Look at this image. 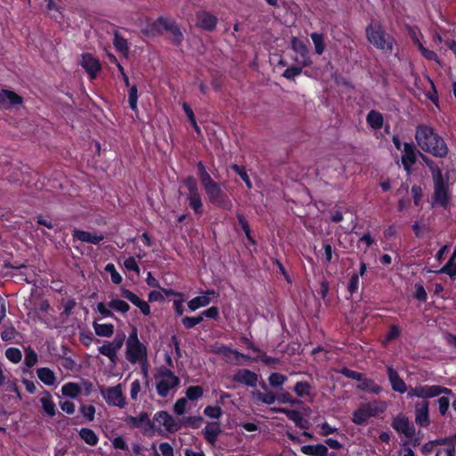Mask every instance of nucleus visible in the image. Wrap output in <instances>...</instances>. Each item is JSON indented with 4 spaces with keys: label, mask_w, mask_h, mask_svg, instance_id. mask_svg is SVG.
<instances>
[{
    "label": "nucleus",
    "mask_w": 456,
    "mask_h": 456,
    "mask_svg": "<svg viewBox=\"0 0 456 456\" xmlns=\"http://www.w3.org/2000/svg\"><path fill=\"white\" fill-rule=\"evenodd\" d=\"M387 378L392 389L400 394L407 392L408 398L429 399L452 393L451 389L438 385H418L414 387H408L406 383L400 378L398 372L391 366L387 367Z\"/></svg>",
    "instance_id": "1"
},
{
    "label": "nucleus",
    "mask_w": 456,
    "mask_h": 456,
    "mask_svg": "<svg viewBox=\"0 0 456 456\" xmlns=\"http://www.w3.org/2000/svg\"><path fill=\"white\" fill-rule=\"evenodd\" d=\"M423 160L428 166L432 175L434 184L432 205L440 206L444 208H448L451 203L448 174H443L439 167L428 158H423Z\"/></svg>",
    "instance_id": "2"
},
{
    "label": "nucleus",
    "mask_w": 456,
    "mask_h": 456,
    "mask_svg": "<svg viewBox=\"0 0 456 456\" xmlns=\"http://www.w3.org/2000/svg\"><path fill=\"white\" fill-rule=\"evenodd\" d=\"M415 139L422 151L435 157L444 158L448 153V148L444 139L436 134L430 126H419L416 129Z\"/></svg>",
    "instance_id": "3"
},
{
    "label": "nucleus",
    "mask_w": 456,
    "mask_h": 456,
    "mask_svg": "<svg viewBox=\"0 0 456 456\" xmlns=\"http://www.w3.org/2000/svg\"><path fill=\"white\" fill-rule=\"evenodd\" d=\"M154 383L159 396H173L180 385V379L168 368L159 367L154 374Z\"/></svg>",
    "instance_id": "4"
},
{
    "label": "nucleus",
    "mask_w": 456,
    "mask_h": 456,
    "mask_svg": "<svg viewBox=\"0 0 456 456\" xmlns=\"http://www.w3.org/2000/svg\"><path fill=\"white\" fill-rule=\"evenodd\" d=\"M368 41L384 53H390L393 51L395 39L386 33L383 27L378 23H371L366 28Z\"/></svg>",
    "instance_id": "5"
},
{
    "label": "nucleus",
    "mask_w": 456,
    "mask_h": 456,
    "mask_svg": "<svg viewBox=\"0 0 456 456\" xmlns=\"http://www.w3.org/2000/svg\"><path fill=\"white\" fill-rule=\"evenodd\" d=\"M206 182L202 184V187L209 202L217 208L231 210L232 208V202L221 185L213 179L209 180L208 177Z\"/></svg>",
    "instance_id": "6"
},
{
    "label": "nucleus",
    "mask_w": 456,
    "mask_h": 456,
    "mask_svg": "<svg viewBox=\"0 0 456 456\" xmlns=\"http://www.w3.org/2000/svg\"><path fill=\"white\" fill-rule=\"evenodd\" d=\"M126 358L131 364L148 358L147 347L139 340L136 328L133 329L126 339Z\"/></svg>",
    "instance_id": "7"
},
{
    "label": "nucleus",
    "mask_w": 456,
    "mask_h": 456,
    "mask_svg": "<svg viewBox=\"0 0 456 456\" xmlns=\"http://www.w3.org/2000/svg\"><path fill=\"white\" fill-rule=\"evenodd\" d=\"M183 186L187 190L186 202L196 214H201L203 202L199 191L197 182L194 178L188 177L184 180Z\"/></svg>",
    "instance_id": "8"
},
{
    "label": "nucleus",
    "mask_w": 456,
    "mask_h": 456,
    "mask_svg": "<svg viewBox=\"0 0 456 456\" xmlns=\"http://www.w3.org/2000/svg\"><path fill=\"white\" fill-rule=\"evenodd\" d=\"M152 425L158 428L159 434L173 433L180 428L179 421L165 411L155 413Z\"/></svg>",
    "instance_id": "9"
},
{
    "label": "nucleus",
    "mask_w": 456,
    "mask_h": 456,
    "mask_svg": "<svg viewBox=\"0 0 456 456\" xmlns=\"http://www.w3.org/2000/svg\"><path fill=\"white\" fill-rule=\"evenodd\" d=\"M101 395L110 406L122 409L126 405V399L124 395L121 384L101 388Z\"/></svg>",
    "instance_id": "10"
},
{
    "label": "nucleus",
    "mask_w": 456,
    "mask_h": 456,
    "mask_svg": "<svg viewBox=\"0 0 456 456\" xmlns=\"http://www.w3.org/2000/svg\"><path fill=\"white\" fill-rule=\"evenodd\" d=\"M152 30L156 33H162L164 31L170 32L172 40L175 44H179L183 38V35L175 22L163 17L159 18L152 23Z\"/></svg>",
    "instance_id": "11"
},
{
    "label": "nucleus",
    "mask_w": 456,
    "mask_h": 456,
    "mask_svg": "<svg viewBox=\"0 0 456 456\" xmlns=\"http://www.w3.org/2000/svg\"><path fill=\"white\" fill-rule=\"evenodd\" d=\"M125 338L126 336L124 333L116 335L112 341H107L102 346H99V353L108 357L113 364H116L118 360V352L121 349Z\"/></svg>",
    "instance_id": "12"
},
{
    "label": "nucleus",
    "mask_w": 456,
    "mask_h": 456,
    "mask_svg": "<svg viewBox=\"0 0 456 456\" xmlns=\"http://www.w3.org/2000/svg\"><path fill=\"white\" fill-rule=\"evenodd\" d=\"M378 411L376 403H365L359 407L353 413V422L357 425H362L367 421V419L374 416Z\"/></svg>",
    "instance_id": "13"
},
{
    "label": "nucleus",
    "mask_w": 456,
    "mask_h": 456,
    "mask_svg": "<svg viewBox=\"0 0 456 456\" xmlns=\"http://www.w3.org/2000/svg\"><path fill=\"white\" fill-rule=\"evenodd\" d=\"M392 427L397 433L408 438L411 437L415 433L413 425L411 423L410 419L403 414L397 415L393 419Z\"/></svg>",
    "instance_id": "14"
},
{
    "label": "nucleus",
    "mask_w": 456,
    "mask_h": 456,
    "mask_svg": "<svg viewBox=\"0 0 456 456\" xmlns=\"http://www.w3.org/2000/svg\"><path fill=\"white\" fill-rule=\"evenodd\" d=\"M218 19L209 12L201 11L196 15V25L197 27L212 31L217 25Z\"/></svg>",
    "instance_id": "15"
},
{
    "label": "nucleus",
    "mask_w": 456,
    "mask_h": 456,
    "mask_svg": "<svg viewBox=\"0 0 456 456\" xmlns=\"http://www.w3.org/2000/svg\"><path fill=\"white\" fill-rule=\"evenodd\" d=\"M429 403L425 399L417 402L414 405L415 422L420 427H427L429 424L428 416Z\"/></svg>",
    "instance_id": "16"
},
{
    "label": "nucleus",
    "mask_w": 456,
    "mask_h": 456,
    "mask_svg": "<svg viewBox=\"0 0 456 456\" xmlns=\"http://www.w3.org/2000/svg\"><path fill=\"white\" fill-rule=\"evenodd\" d=\"M291 48L294 52L299 54V58L297 60L299 64L303 66L310 65L311 60L309 51L306 45L302 40L297 37H292Z\"/></svg>",
    "instance_id": "17"
},
{
    "label": "nucleus",
    "mask_w": 456,
    "mask_h": 456,
    "mask_svg": "<svg viewBox=\"0 0 456 456\" xmlns=\"http://www.w3.org/2000/svg\"><path fill=\"white\" fill-rule=\"evenodd\" d=\"M22 103V98L11 90L0 92V109L8 110Z\"/></svg>",
    "instance_id": "18"
},
{
    "label": "nucleus",
    "mask_w": 456,
    "mask_h": 456,
    "mask_svg": "<svg viewBox=\"0 0 456 456\" xmlns=\"http://www.w3.org/2000/svg\"><path fill=\"white\" fill-rule=\"evenodd\" d=\"M120 292L122 297H124L125 298L129 300L133 305L137 306L144 315H149L151 314V307L149 304L146 301L141 299L134 292L124 287L120 289Z\"/></svg>",
    "instance_id": "19"
},
{
    "label": "nucleus",
    "mask_w": 456,
    "mask_h": 456,
    "mask_svg": "<svg viewBox=\"0 0 456 456\" xmlns=\"http://www.w3.org/2000/svg\"><path fill=\"white\" fill-rule=\"evenodd\" d=\"M80 64L92 78H95L97 73L101 69V64L99 61L90 53H85L82 55Z\"/></svg>",
    "instance_id": "20"
},
{
    "label": "nucleus",
    "mask_w": 456,
    "mask_h": 456,
    "mask_svg": "<svg viewBox=\"0 0 456 456\" xmlns=\"http://www.w3.org/2000/svg\"><path fill=\"white\" fill-rule=\"evenodd\" d=\"M0 386L7 392L15 393L17 397L21 399V395L15 380L12 379V375L8 371L4 370L2 368H0Z\"/></svg>",
    "instance_id": "21"
},
{
    "label": "nucleus",
    "mask_w": 456,
    "mask_h": 456,
    "mask_svg": "<svg viewBox=\"0 0 456 456\" xmlns=\"http://www.w3.org/2000/svg\"><path fill=\"white\" fill-rule=\"evenodd\" d=\"M73 237L83 242H88L94 245H98L104 239V236L102 233H95L80 230H74Z\"/></svg>",
    "instance_id": "22"
},
{
    "label": "nucleus",
    "mask_w": 456,
    "mask_h": 456,
    "mask_svg": "<svg viewBox=\"0 0 456 456\" xmlns=\"http://www.w3.org/2000/svg\"><path fill=\"white\" fill-rule=\"evenodd\" d=\"M211 296H216L215 290H207L204 294L195 297L188 302V307L191 311H195L200 307L207 306L210 304Z\"/></svg>",
    "instance_id": "23"
},
{
    "label": "nucleus",
    "mask_w": 456,
    "mask_h": 456,
    "mask_svg": "<svg viewBox=\"0 0 456 456\" xmlns=\"http://www.w3.org/2000/svg\"><path fill=\"white\" fill-rule=\"evenodd\" d=\"M233 379L236 382L245 384L249 387H255L257 382V375L249 370H240L234 376Z\"/></svg>",
    "instance_id": "24"
},
{
    "label": "nucleus",
    "mask_w": 456,
    "mask_h": 456,
    "mask_svg": "<svg viewBox=\"0 0 456 456\" xmlns=\"http://www.w3.org/2000/svg\"><path fill=\"white\" fill-rule=\"evenodd\" d=\"M220 433L221 428L219 423L217 422L208 423L203 429L204 437L206 441L211 445H214L216 444Z\"/></svg>",
    "instance_id": "25"
},
{
    "label": "nucleus",
    "mask_w": 456,
    "mask_h": 456,
    "mask_svg": "<svg viewBox=\"0 0 456 456\" xmlns=\"http://www.w3.org/2000/svg\"><path fill=\"white\" fill-rule=\"evenodd\" d=\"M416 161L415 150L410 143H404L403 151L402 155V163L407 172L410 171V167Z\"/></svg>",
    "instance_id": "26"
},
{
    "label": "nucleus",
    "mask_w": 456,
    "mask_h": 456,
    "mask_svg": "<svg viewBox=\"0 0 456 456\" xmlns=\"http://www.w3.org/2000/svg\"><path fill=\"white\" fill-rule=\"evenodd\" d=\"M125 422L134 428H144L151 426V420L146 412H141L138 416H127Z\"/></svg>",
    "instance_id": "27"
},
{
    "label": "nucleus",
    "mask_w": 456,
    "mask_h": 456,
    "mask_svg": "<svg viewBox=\"0 0 456 456\" xmlns=\"http://www.w3.org/2000/svg\"><path fill=\"white\" fill-rule=\"evenodd\" d=\"M302 453L309 456H328V448L322 444L314 445H303L300 448Z\"/></svg>",
    "instance_id": "28"
},
{
    "label": "nucleus",
    "mask_w": 456,
    "mask_h": 456,
    "mask_svg": "<svg viewBox=\"0 0 456 456\" xmlns=\"http://www.w3.org/2000/svg\"><path fill=\"white\" fill-rule=\"evenodd\" d=\"M428 273H445L452 280L456 277V257L451 256L448 262L439 270L428 269Z\"/></svg>",
    "instance_id": "29"
},
{
    "label": "nucleus",
    "mask_w": 456,
    "mask_h": 456,
    "mask_svg": "<svg viewBox=\"0 0 456 456\" xmlns=\"http://www.w3.org/2000/svg\"><path fill=\"white\" fill-rule=\"evenodd\" d=\"M356 387L360 390L374 395H378L381 391L380 386L377 385L372 379L365 378L364 375L358 382Z\"/></svg>",
    "instance_id": "30"
},
{
    "label": "nucleus",
    "mask_w": 456,
    "mask_h": 456,
    "mask_svg": "<svg viewBox=\"0 0 456 456\" xmlns=\"http://www.w3.org/2000/svg\"><path fill=\"white\" fill-rule=\"evenodd\" d=\"M219 352L224 356L226 362L233 364H240V359H248V356L228 347H222Z\"/></svg>",
    "instance_id": "31"
},
{
    "label": "nucleus",
    "mask_w": 456,
    "mask_h": 456,
    "mask_svg": "<svg viewBox=\"0 0 456 456\" xmlns=\"http://www.w3.org/2000/svg\"><path fill=\"white\" fill-rule=\"evenodd\" d=\"M37 375L38 379L46 386H53L56 384L55 373L46 367L38 368L37 370Z\"/></svg>",
    "instance_id": "32"
},
{
    "label": "nucleus",
    "mask_w": 456,
    "mask_h": 456,
    "mask_svg": "<svg viewBox=\"0 0 456 456\" xmlns=\"http://www.w3.org/2000/svg\"><path fill=\"white\" fill-rule=\"evenodd\" d=\"M40 403H41L44 411L48 416L53 417L55 415V410H56L55 403L53 400L52 395L48 391H45L42 394V395L40 397Z\"/></svg>",
    "instance_id": "33"
},
{
    "label": "nucleus",
    "mask_w": 456,
    "mask_h": 456,
    "mask_svg": "<svg viewBox=\"0 0 456 456\" xmlns=\"http://www.w3.org/2000/svg\"><path fill=\"white\" fill-rule=\"evenodd\" d=\"M80 438L88 445L94 446L98 444L99 437L95 432L90 428H83L79 430Z\"/></svg>",
    "instance_id": "34"
},
{
    "label": "nucleus",
    "mask_w": 456,
    "mask_h": 456,
    "mask_svg": "<svg viewBox=\"0 0 456 456\" xmlns=\"http://www.w3.org/2000/svg\"><path fill=\"white\" fill-rule=\"evenodd\" d=\"M273 411L277 412H282L287 415V417L292 420L297 427L302 428H305L306 427L302 424L303 418L298 411L296 410H289L285 408L273 409Z\"/></svg>",
    "instance_id": "35"
},
{
    "label": "nucleus",
    "mask_w": 456,
    "mask_h": 456,
    "mask_svg": "<svg viewBox=\"0 0 456 456\" xmlns=\"http://www.w3.org/2000/svg\"><path fill=\"white\" fill-rule=\"evenodd\" d=\"M412 39L425 59L438 62L437 54L434 51L426 48L416 36H413Z\"/></svg>",
    "instance_id": "36"
},
{
    "label": "nucleus",
    "mask_w": 456,
    "mask_h": 456,
    "mask_svg": "<svg viewBox=\"0 0 456 456\" xmlns=\"http://www.w3.org/2000/svg\"><path fill=\"white\" fill-rule=\"evenodd\" d=\"M93 327L96 335L100 337L110 338L114 333V325L110 323L100 324L94 322Z\"/></svg>",
    "instance_id": "37"
},
{
    "label": "nucleus",
    "mask_w": 456,
    "mask_h": 456,
    "mask_svg": "<svg viewBox=\"0 0 456 456\" xmlns=\"http://www.w3.org/2000/svg\"><path fill=\"white\" fill-rule=\"evenodd\" d=\"M61 393L63 395L76 398L81 393V387L78 384L73 382H68L64 384L61 387Z\"/></svg>",
    "instance_id": "38"
},
{
    "label": "nucleus",
    "mask_w": 456,
    "mask_h": 456,
    "mask_svg": "<svg viewBox=\"0 0 456 456\" xmlns=\"http://www.w3.org/2000/svg\"><path fill=\"white\" fill-rule=\"evenodd\" d=\"M108 305L110 308L121 314H126L130 310V305L126 301L114 297L110 298Z\"/></svg>",
    "instance_id": "39"
},
{
    "label": "nucleus",
    "mask_w": 456,
    "mask_h": 456,
    "mask_svg": "<svg viewBox=\"0 0 456 456\" xmlns=\"http://www.w3.org/2000/svg\"><path fill=\"white\" fill-rule=\"evenodd\" d=\"M367 122L372 128L378 129L383 125V117L379 112L371 110L367 116Z\"/></svg>",
    "instance_id": "40"
},
{
    "label": "nucleus",
    "mask_w": 456,
    "mask_h": 456,
    "mask_svg": "<svg viewBox=\"0 0 456 456\" xmlns=\"http://www.w3.org/2000/svg\"><path fill=\"white\" fill-rule=\"evenodd\" d=\"M311 38L313 40L315 53L319 55L322 54L325 50L324 37L322 34L312 33Z\"/></svg>",
    "instance_id": "41"
},
{
    "label": "nucleus",
    "mask_w": 456,
    "mask_h": 456,
    "mask_svg": "<svg viewBox=\"0 0 456 456\" xmlns=\"http://www.w3.org/2000/svg\"><path fill=\"white\" fill-rule=\"evenodd\" d=\"M203 388L200 386H191L185 391L186 398L190 401L199 400L203 396Z\"/></svg>",
    "instance_id": "42"
},
{
    "label": "nucleus",
    "mask_w": 456,
    "mask_h": 456,
    "mask_svg": "<svg viewBox=\"0 0 456 456\" xmlns=\"http://www.w3.org/2000/svg\"><path fill=\"white\" fill-rule=\"evenodd\" d=\"M113 44L117 51L123 55L126 56L128 53V45L126 40L120 37L118 33L115 34Z\"/></svg>",
    "instance_id": "43"
},
{
    "label": "nucleus",
    "mask_w": 456,
    "mask_h": 456,
    "mask_svg": "<svg viewBox=\"0 0 456 456\" xmlns=\"http://www.w3.org/2000/svg\"><path fill=\"white\" fill-rule=\"evenodd\" d=\"M454 445L452 442H442L436 456H454Z\"/></svg>",
    "instance_id": "44"
},
{
    "label": "nucleus",
    "mask_w": 456,
    "mask_h": 456,
    "mask_svg": "<svg viewBox=\"0 0 456 456\" xmlns=\"http://www.w3.org/2000/svg\"><path fill=\"white\" fill-rule=\"evenodd\" d=\"M231 168L244 181L248 189H251L253 187L252 183L249 179V176L245 169L244 167L238 166V165H232Z\"/></svg>",
    "instance_id": "45"
},
{
    "label": "nucleus",
    "mask_w": 456,
    "mask_h": 456,
    "mask_svg": "<svg viewBox=\"0 0 456 456\" xmlns=\"http://www.w3.org/2000/svg\"><path fill=\"white\" fill-rule=\"evenodd\" d=\"M105 272L110 274L111 281L114 284H120L122 282V276L117 271L115 265L112 263H109L105 265Z\"/></svg>",
    "instance_id": "46"
},
{
    "label": "nucleus",
    "mask_w": 456,
    "mask_h": 456,
    "mask_svg": "<svg viewBox=\"0 0 456 456\" xmlns=\"http://www.w3.org/2000/svg\"><path fill=\"white\" fill-rule=\"evenodd\" d=\"M5 356L10 362L18 363L22 358V354L20 350L16 347H9L5 351Z\"/></svg>",
    "instance_id": "47"
},
{
    "label": "nucleus",
    "mask_w": 456,
    "mask_h": 456,
    "mask_svg": "<svg viewBox=\"0 0 456 456\" xmlns=\"http://www.w3.org/2000/svg\"><path fill=\"white\" fill-rule=\"evenodd\" d=\"M137 100H138L137 87H136V86H132L129 88V92H128V102H129L130 108L134 111H137Z\"/></svg>",
    "instance_id": "48"
},
{
    "label": "nucleus",
    "mask_w": 456,
    "mask_h": 456,
    "mask_svg": "<svg viewBox=\"0 0 456 456\" xmlns=\"http://www.w3.org/2000/svg\"><path fill=\"white\" fill-rule=\"evenodd\" d=\"M204 414L210 419H219L223 411L220 406L208 405L204 409Z\"/></svg>",
    "instance_id": "49"
},
{
    "label": "nucleus",
    "mask_w": 456,
    "mask_h": 456,
    "mask_svg": "<svg viewBox=\"0 0 456 456\" xmlns=\"http://www.w3.org/2000/svg\"><path fill=\"white\" fill-rule=\"evenodd\" d=\"M183 109L186 114V117L188 118L189 121L191 122V126L194 127L195 131L198 134H200V129L199 126L197 125V122H196V119H195V117H194L191 108L187 103L184 102L183 104Z\"/></svg>",
    "instance_id": "50"
},
{
    "label": "nucleus",
    "mask_w": 456,
    "mask_h": 456,
    "mask_svg": "<svg viewBox=\"0 0 456 456\" xmlns=\"http://www.w3.org/2000/svg\"><path fill=\"white\" fill-rule=\"evenodd\" d=\"M188 399L186 397L178 399L174 405V411L175 414L183 415L187 410Z\"/></svg>",
    "instance_id": "51"
},
{
    "label": "nucleus",
    "mask_w": 456,
    "mask_h": 456,
    "mask_svg": "<svg viewBox=\"0 0 456 456\" xmlns=\"http://www.w3.org/2000/svg\"><path fill=\"white\" fill-rule=\"evenodd\" d=\"M124 267L129 272H134L137 275L140 274V268L134 256L126 258L123 262Z\"/></svg>",
    "instance_id": "52"
},
{
    "label": "nucleus",
    "mask_w": 456,
    "mask_h": 456,
    "mask_svg": "<svg viewBox=\"0 0 456 456\" xmlns=\"http://www.w3.org/2000/svg\"><path fill=\"white\" fill-rule=\"evenodd\" d=\"M272 387H280L287 380V377L281 373H272L268 379Z\"/></svg>",
    "instance_id": "53"
},
{
    "label": "nucleus",
    "mask_w": 456,
    "mask_h": 456,
    "mask_svg": "<svg viewBox=\"0 0 456 456\" xmlns=\"http://www.w3.org/2000/svg\"><path fill=\"white\" fill-rule=\"evenodd\" d=\"M142 390L141 382L139 379H135L131 383L130 386V397L134 401H137L139 394Z\"/></svg>",
    "instance_id": "54"
},
{
    "label": "nucleus",
    "mask_w": 456,
    "mask_h": 456,
    "mask_svg": "<svg viewBox=\"0 0 456 456\" xmlns=\"http://www.w3.org/2000/svg\"><path fill=\"white\" fill-rule=\"evenodd\" d=\"M80 412L89 421L94 420L95 414V407L93 405H83L80 408Z\"/></svg>",
    "instance_id": "55"
},
{
    "label": "nucleus",
    "mask_w": 456,
    "mask_h": 456,
    "mask_svg": "<svg viewBox=\"0 0 456 456\" xmlns=\"http://www.w3.org/2000/svg\"><path fill=\"white\" fill-rule=\"evenodd\" d=\"M201 322L202 316H200V314L195 317H184L182 320V322L186 329H191L194 326L200 324Z\"/></svg>",
    "instance_id": "56"
},
{
    "label": "nucleus",
    "mask_w": 456,
    "mask_h": 456,
    "mask_svg": "<svg viewBox=\"0 0 456 456\" xmlns=\"http://www.w3.org/2000/svg\"><path fill=\"white\" fill-rule=\"evenodd\" d=\"M309 384L307 382H297L295 386V392L298 396H305L309 394Z\"/></svg>",
    "instance_id": "57"
},
{
    "label": "nucleus",
    "mask_w": 456,
    "mask_h": 456,
    "mask_svg": "<svg viewBox=\"0 0 456 456\" xmlns=\"http://www.w3.org/2000/svg\"><path fill=\"white\" fill-rule=\"evenodd\" d=\"M37 362V354L34 350L28 349L25 354V364L28 367L34 366Z\"/></svg>",
    "instance_id": "58"
},
{
    "label": "nucleus",
    "mask_w": 456,
    "mask_h": 456,
    "mask_svg": "<svg viewBox=\"0 0 456 456\" xmlns=\"http://www.w3.org/2000/svg\"><path fill=\"white\" fill-rule=\"evenodd\" d=\"M320 428V435L322 436H327L329 435L334 434L338 431V428L335 427H331L329 423L324 422L319 426Z\"/></svg>",
    "instance_id": "59"
},
{
    "label": "nucleus",
    "mask_w": 456,
    "mask_h": 456,
    "mask_svg": "<svg viewBox=\"0 0 456 456\" xmlns=\"http://www.w3.org/2000/svg\"><path fill=\"white\" fill-rule=\"evenodd\" d=\"M237 218H238V222L241 227V229L243 230V232H245L247 238L249 240H252L251 237H250V229H249V225L247 222V220L245 219V217L241 215V214H238L237 215Z\"/></svg>",
    "instance_id": "60"
},
{
    "label": "nucleus",
    "mask_w": 456,
    "mask_h": 456,
    "mask_svg": "<svg viewBox=\"0 0 456 456\" xmlns=\"http://www.w3.org/2000/svg\"><path fill=\"white\" fill-rule=\"evenodd\" d=\"M218 315H219V311H218V308L216 306H211V307L204 310L200 314V316H202V320L205 317L210 318V319H216L218 317Z\"/></svg>",
    "instance_id": "61"
},
{
    "label": "nucleus",
    "mask_w": 456,
    "mask_h": 456,
    "mask_svg": "<svg viewBox=\"0 0 456 456\" xmlns=\"http://www.w3.org/2000/svg\"><path fill=\"white\" fill-rule=\"evenodd\" d=\"M302 72L301 67H289L285 69L283 76L286 78L291 79L298 76Z\"/></svg>",
    "instance_id": "62"
},
{
    "label": "nucleus",
    "mask_w": 456,
    "mask_h": 456,
    "mask_svg": "<svg viewBox=\"0 0 456 456\" xmlns=\"http://www.w3.org/2000/svg\"><path fill=\"white\" fill-rule=\"evenodd\" d=\"M97 312L104 318L111 317L113 313L110 310L104 303H98L96 305Z\"/></svg>",
    "instance_id": "63"
},
{
    "label": "nucleus",
    "mask_w": 456,
    "mask_h": 456,
    "mask_svg": "<svg viewBox=\"0 0 456 456\" xmlns=\"http://www.w3.org/2000/svg\"><path fill=\"white\" fill-rule=\"evenodd\" d=\"M159 451L162 456H174L173 447L168 443H161L159 444Z\"/></svg>",
    "instance_id": "64"
}]
</instances>
